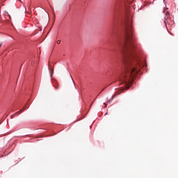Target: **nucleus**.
Masks as SVG:
<instances>
[{
    "mask_svg": "<svg viewBox=\"0 0 178 178\" xmlns=\"http://www.w3.org/2000/svg\"><path fill=\"white\" fill-rule=\"evenodd\" d=\"M125 42L124 44V49L127 54L124 60L125 70L122 74V83L125 84V88L123 90H129L131 85L130 79H133L134 75L138 72L137 70V61L136 60V52H134V39H133V30L131 29V21L127 19L124 24Z\"/></svg>",
    "mask_w": 178,
    "mask_h": 178,
    "instance_id": "obj_1",
    "label": "nucleus"
},
{
    "mask_svg": "<svg viewBox=\"0 0 178 178\" xmlns=\"http://www.w3.org/2000/svg\"><path fill=\"white\" fill-rule=\"evenodd\" d=\"M115 97H116V94H114L113 95V97H111V99L108 101V102H112V101H113V99L115 98Z\"/></svg>",
    "mask_w": 178,
    "mask_h": 178,
    "instance_id": "obj_4",
    "label": "nucleus"
},
{
    "mask_svg": "<svg viewBox=\"0 0 178 178\" xmlns=\"http://www.w3.org/2000/svg\"><path fill=\"white\" fill-rule=\"evenodd\" d=\"M2 47V42H0V48Z\"/></svg>",
    "mask_w": 178,
    "mask_h": 178,
    "instance_id": "obj_8",
    "label": "nucleus"
},
{
    "mask_svg": "<svg viewBox=\"0 0 178 178\" xmlns=\"http://www.w3.org/2000/svg\"><path fill=\"white\" fill-rule=\"evenodd\" d=\"M165 15L168 16V15H169V12L166 11Z\"/></svg>",
    "mask_w": 178,
    "mask_h": 178,
    "instance_id": "obj_5",
    "label": "nucleus"
},
{
    "mask_svg": "<svg viewBox=\"0 0 178 178\" xmlns=\"http://www.w3.org/2000/svg\"><path fill=\"white\" fill-rule=\"evenodd\" d=\"M57 44H60V40H58Z\"/></svg>",
    "mask_w": 178,
    "mask_h": 178,
    "instance_id": "obj_6",
    "label": "nucleus"
},
{
    "mask_svg": "<svg viewBox=\"0 0 178 178\" xmlns=\"http://www.w3.org/2000/svg\"><path fill=\"white\" fill-rule=\"evenodd\" d=\"M13 116H15V114L10 116L11 119H13Z\"/></svg>",
    "mask_w": 178,
    "mask_h": 178,
    "instance_id": "obj_7",
    "label": "nucleus"
},
{
    "mask_svg": "<svg viewBox=\"0 0 178 178\" xmlns=\"http://www.w3.org/2000/svg\"><path fill=\"white\" fill-rule=\"evenodd\" d=\"M120 5V0H115L114 5L113 6V12L114 15H116V13L119 12Z\"/></svg>",
    "mask_w": 178,
    "mask_h": 178,
    "instance_id": "obj_2",
    "label": "nucleus"
},
{
    "mask_svg": "<svg viewBox=\"0 0 178 178\" xmlns=\"http://www.w3.org/2000/svg\"><path fill=\"white\" fill-rule=\"evenodd\" d=\"M51 76H52V73H51Z\"/></svg>",
    "mask_w": 178,
    "mask_h": 178,
    "instance_id": "obj_10",
    "label": "nucleus"
},
{
    "mask_svg": "<svg viewBox=\"0 0 178 178\" xmlns=\"http://www.w3.org/2000/svg\"><path fill=\"white\" fill-rule=\"evenodd\" d=\"M27 108V106H24V108L19 111L16 112L15 115H19V113H22V112H24V111Z\"/></svg>",
    "mask_w": 178,
    "mask_h": 178,
    "instance_id": "obj_3",
    "label": "nucleus"
},
{
    "mask_svg": "<svg viewBox=\"0 0 178 178\" xmlns=\"http://www.w3.org/2000/svg\"><path fill=\"white\" fill-rule=\"evenodd\" d=\"M128 3H131V1H128Z\"/></svg>",
    "mask_w": 178,
    "mask_h": 178,
    "instance_id": "obj_9",
    "label": "nucleus"
}]
</instances>
